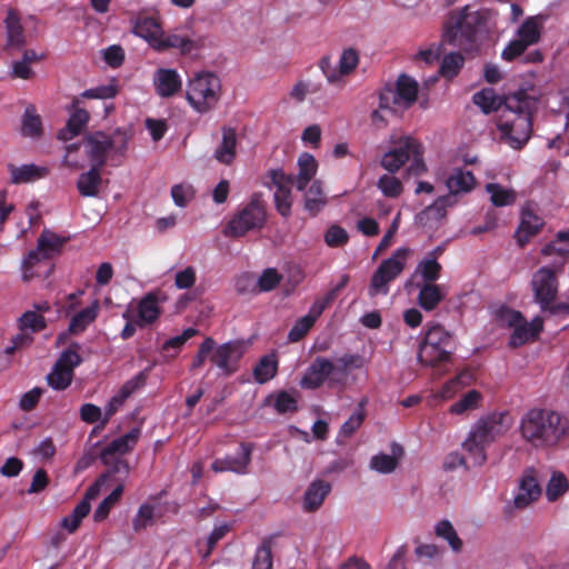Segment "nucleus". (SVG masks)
Wrapping results in <instances>:
<instances>
[{
    "label": "nucleus",
    "mask_w": 569,
    "mask_h": 569,
    "mask_svg": "<svg viewBox=\"0 0 569 569\" xmlns=\"http://www.w3.org/2000/svg\"><path fill=\"white\" fill-rule=\"evenodd\" d=\"M436 535L448 541L453 551L459 552L462 548V541L458 537L453 526L448 520H441L436 525Z\"/></svg>",
    "instance_id": "864d4df0"
},
{
    "label": "nucleus",
    "mask_w": 569,
    "mask_h": 569,
    "mask_svg": "<svg viewBox=\"0 0 569 569\" xmlns=\"http://www.w3.org/2000/svg\"><path fill=\"white\" fill-rule=\"evenodd\" d=\"M416 286L419 288L417 302L425 311L435 310L446 298V292L439 284L417 282Z\"/></svg>",
    "instance_id": "7c9ffc66"
},
{
    "label": "nucleus",
    "mask_w": 569,
    "mask_h": 569,
    "mask_svg": "<svg viewBox=\"0 0 569 569\" xmlns=\"http://www.w3.org/2000/svg\"><path fill=\"white\" fill-rule=\"evenodd\" d=\"M542 330V320L538 317L528 322L523 317L520 323L513 328L509 345L513 348L520 347L530 340H535Z\"/></svg>",
    "instance_id": "a878e982"
},
{
    "label": "nucleus",
    "mask_w": 569,
    "mask_h": 569,
    "mask_svg": "<svg viewBox=\"0 0 569 569\" xmlns=\"http://www.w3.org/2000/svg\"><path fill=\"white\" fill-rule=\"evenodd\" d=\"M91 506L87 502H79L72 513L61 520V527L73 533L80 526L82 519L90 512Z\"/></svg>",
    "instance_id": "3c124183"
},
{
    "label": "nucleus",
    "mask_w": 569,
    "mask_h": 569,
    "mask_svg": "<svg viewBox=\"0 0 569 569\" xmlns=\"http://www.w3.org/2000/svg\"><path fill=\"white\" fill-rule=\"evenodd\" d=\"M80 98H74L72 108L74 111L71 113L66 128L59 131L58 138L67 141L78 136L89 121V113L87 110L79 108Z\"/></svg>",
    "instance_id": "bb28decb"
},
{
    "label": "nucleus",
    "mask_w": 569,
    "mask_h": 569,
    "mask_svg": "<svg viewBox=\"0 0 569 569\" xmlns=\"http://www.w3.org/2000/svg\"><path fill=\"white\" fill-rule=\"evenodd\" d=\"M541 91L535 86L523 87L505 97V108L497 127L501 138L513 149L522 148L531 137L532 113L537 111Z\"/></svg>",
    "instance_id": "f257e3e1"
},
{
    "label": "nucleus",
    "mask_w": 569,
    "mask_h": 569,
    "mask_svg": "<svg viewBox=\"0 0 569 569\" xmlns=\"http://www.w3.org/2000/svg\"><path fill=\"white\" fill-rule=\"evenodd\" d=\"M252 450L253 446L251 443L241 442L239 451L234 456H226L224 458L216 459L211 468L214 472L230 471L244 475L248 472Z\"/></svg>",
    "instance_id": "f3484780"
},
{
    "label": "nucleus",
    "mask_w": 569,
    "mask_h": 569,
    "mask_svg": "<svg viewBox=\"0 0 569 569\" xmlns=\"http://www.w3.org/2000/svg\"><path fill=\"white\" fill-rule=\"evenodd\" d=\"M377 186L386 197L397 198L402 192L401 181L390 174L381 176Z\"/></svg>",
    "instance_id": "052dcab7"
},
{
    "label": "nucleus",
    "mask_w": 569,
    "mask_h": 569,
    "mask_svg": "<svg viewBox=\"0 0 569 569\" xmlns=\"http://www.w3.org/2000/svg\"><path fill=\"white\" fill-rule=\"evenodd\" d=\"M73 379V372L54 365L51 372L47 376L48 385L56 390L67 389Z\"/></svg>",
    "instance_id": "603ef678"
},
{
    "label": "nucleus",
    "mask_w": 569,
    "mask_h": 569,
    "mask_svg": "<svg viewBox=\"0 0 569 569\" xmlns=\"http://www.w3.org/2000/svg\"><path fill=\"white\" fill-rule=\"evenodd\" d=\"M453 349L451 336L441 326L435 325L420 343L418 359L426 366H436L449 360Z\"/></svg>",
    "instance_id": "1a4fd4ad"
},
{
    "label": "nucleus",
    "mask_w": 569,
    "mask_h": 569,
    "mask_svg": "<svg viewBox=\"0 0 569 569\" xmlns=\"http://www.w3.org/2000/svg\"><path fill=\"white\" fill-rule=\"evenodd\" d=\"M274 408L279 413L293 412L297 410V399L287 391L277 395Z\"/></svg>",
    "instance_id": "774afa93"
},
{
    "label": "nucleus",
    "mask_w": 569,
    "mask_h": 569,
    "mask_svg": "<svg viewBox=\"0 0 569 569\" xmlns=\"http://www.w3.org/2000/svg\"><path fill=\"white\" fill-rule=\"evenodd\" d=\"M326 202L321 182L313 181L305 194L306 210L311 216H316L325 207Z\"/></svg>",
    "instance_id": "37998d69"
},
{
    "label": "nucleus",
    "mask_w": 569,
    "mask_h": 569,
    "mask_svg": "<svg viewBox=\"0 0 569 569\" xmlns=\"http://www.w3.org/2000/svg\"><path fill=\"white\" fill-rule=\"evenodd\" d=\"M299 173L293 176V183L298 190H303L317 172V162L310 153H302L298 160Z\"/></svg>",
    "instance_id": "4c0bfd02"
},
{
    "label": "nucleus",
    "mask_w": 569,
    "mask_h": 569,
    "mask_svg": "<svg viewBox=\"0 0 569 569\" xmlns=\"http://www.w3.org/2000/svg\"><path fill=\"white\" fill-rule=\"evenodd\" d=\"M122 492H123V486L119 485L113 489V491L107 498H104L100 502V505L98 506V508L96 509V511L93 513V520L96 522H100L108 517L111 508L118 502Z\"/></svg>",
    "instance_id": "6e6d98bb"
},
{
    "label": "nucleus",
    "mask_w": 569,
    "mask_h": 569,
    "mask_svg": "<svg viewBox=\"0 0 569 569\" xmlns=\"http://www.w3.org/2000/svg\"><path fill=\"white\" fill-rule=\"evenodd\" d=\"M442 267L433 257H425L417 266L415 277L420 278V283H435L441 273Z\"/></svg>",
    "instance_id": "a19ab883"
},
{
    "label": "nucleus",
    "mask_w": 569,
    "mask_h": 569,
    "mask_svg": "<svg viewBox=\"0 0 569 569\" xmlns=\"http://www.w3.org/2000/svg\"><path fill=\"white\" fill-rule=\"evenodd\" d=\"M512 426L507 412H493L480 418L471 428L462 442L463 450L473 466H482L487 461L486 448L502 437Z\"/></svg>",
    "instance_id": "20e7f679"
},
{
    "label": "nucleus",
    "mask_w": 569,
    "mask_h": 569,
    "mask_svg": "<svg viewBox=\"0 0 569 569\" xmlns=\"http://www.w3.org/2000/svg\"><path fill=\"white\" fill-rule=\"evenodd\" d=\"M545 20L543 16L527 18L517 30V38L528 47L536 44L540 40Z\"/></svg>",
    "instance_id": "2f4dec72"
},
{
    "label": "nucleus",
    "mask_w": 569,
    "mask_h": 569,
    "mask_svg": "<svg viewBox=\"0 0 569 569\" xmlns=\"http://www.w3.org/2000/svg\"><path fill=\"white\" fill-rule=\"evenodd\" d=\"M272 568V552L271 541L264 540L261 546L257 549L252 569H271Z\"/></svg>",
    "instance_id": "bf43d9fd"
},
{
    "label": "nucleus",
    "mask_w": 569,
    "mask_h": 569,
    "mask_svg": "<svg viewBox=\"0 0 569 569\" xmlns=\"http://www.w3.org/2000/svg\"><path fill=\"white\" fill-rule=\"evenodd\" d=\"M21 133L24 137H39L42 133V121L34 106L29 104L23 113Z\"/></svg>",
    "instance_id": "c03bdc74"
},
{
    "label": "nucleus",
    "mask_w": 569,
    "mask_h": 569,
    "mask_svg": "<svg viewBox=\"0 0 569 569\" xmlns=\"http://www.w3.org/2000/svg\"><path fill=\"white\" fill-rule=\"evenodd\" d=\"M246 346L242 341H228L217 346L210 352V361L223 376L229 377L238 370V362L242 358Z\"/></svg>",
    "instance_id": "f8f14e48"
},
{
    "label": "nucleus",
    "mask_w": 569,
    "mask_h": 569,
    "mask_svg": "<svg viewBox=\"0 0 569 569\" xmlns=\"http://www.w3.org/2000/svg\"><path fill=\"white\" fill-rule=\"evenodd\" d=\"M152 520L153 507L150 505H142L133 519V529L136 531H140L151 525Z\"/></svg>",
    "instance_id": "338daca9"
},
{
    "label": "nucleus",
    "mask_w": 569,
    "mask_h": 569,
    "mask_svg": "<svg viewBox=\"0 0 569 569\" xmlns=\"http://www.w3.org/2000/svg\"><path fill=\"white\" fill-rule=\"evenodd\" d=\"M409 256L410 250L408 248H399L391 257L380 262L370 279L368 288V295L370 298L387 296L389 293L390 282L403 271Z\"/></svg>",
    "instance_id": "6e6552de"
},
{
    "label": "nucleus",
    "mask_w": 569,
    "mask_h": 569,
    "mask_svg": "<svg viewBox=\"0 0 569 569\" xmlns=\"http://www.w3.org/2000/svg\"><path fill=\"white\" fill-rule=\"evenodd\" d=\"M10 181L14 184L28 183L48 176L47 167L36 166L33 163L22 164L20 167L12 163L8 164Z\"/></svg>",
    "instance_id": "c756f323"
},
{
    "label": "nucleus",
    "mask_w": 569,
    "mask_h": 569,
    "mask_svg": "<svg viewBox=\"0 0 569 569\" xmlns=\"http://www.w3.org/2000/svg\"><path fill=\"white\" fill-rule=\"evenodd\" d=\"M20 328L30 329L33 332L43 330L47 327L44 318L36 311H27L20 317Z\"/></svg>",
    "instance_id": "680f3d73"
},
{
    "label": "nucleus",
    "mask_w": 569,
    "mask_h": 569,
    "mask_svg": "<svg viewBox=\"0 0 569 569\" xmlns=\"http://www.w3.org/2000/svg\"><path fill=\"white\" fill-rule=\"evenodd\" d=\"M365 405L366 400L363 399L359 402L357 410L341 426L338 435L339 442H342V439L350 438L360 428L366 417Z\"/></svg>",
    "instance_id": "a18cd8bd"
},
{
    "label": "nucleus",
    "mask_w": 569,
    "mask_h": 569,
    "mask_svg": "<svg viewBox=\"0 0 569 569\" xmlns=\"http://www.w3.org/2000/svg\"><path fill=\"white\" fill-rule=\"evenodd\" d=\"M335 300V292L328 293L326 298L315 301L310 307L308 315L303 316L296 321L295 326L288 333V339L291 342H297L303 338L307 332L312 328L316 320L322 315L325 309Z\"/></svg>",
    "instance_id": "a211bd4d"
},
{
    "label": "nucleus",
    "mask_w": 569,
    "mask_h": 569,
    "mask_svg": "<svg viewBox=\"0 0 569 569\" xmlns=\"http://www.w3.org/2000/svg\"><path fill=\"white\" fill-rule=\"evenodd\" d=\"M154 86L160 97L168 98L181 89L182 81L176 70L159 69L154 76Z\"/></svg>",
    "instance_id": "cd10ccee"
},
{
    "label": "nucleus",
    "mask_w": 569,
    "mask_h": 569,
    "mask_svg": "<svg viewBox=\"0 0 569 569\" xmlns=\"http://www.w3.org/2000/svg\"><path fill=\"white\" fill-rule=\"evenodd\" d=\"M140 429L133 428L126 435L112 440L100 452L102 462H112V456L122 457L131 451L140 438Z\"/></svg>",
    "instance_id": "aec40b11"
},
{
    "label": "nucleus",
    "mask_w": 569,
    "mask_h": 569,
    "mask_svg": "<svg viewBox=\"0 0 569 569\" xmlns=\"http://www.w3.org/2000/svg\"><path fill=\"white\" fill-rule=\"evenodd\" d=\"M568 420L560 413L548 409H530L520 420V435L525 441L536 448L553 447L568 432Z\"/></svg>",
    "instance_id": "7ed1b4c3"
},
{
    "label": "nucleus",
    "mask_w": 569,
    "mask_h": 569,
    "mask_svg": "<svg viewBox=\"0 0 569 569\" xmlns=\"http://www.w3.org/2000/svg\"><path fill=\"white\" fill-rule=\"evenodd\" d=\"M481 396L477 390H470L465 397L456 402L450 411L457 415L463 413L477 407Z\"/></svg>",
    "instance_id": "0e129e2a"
},
{
    "label": "nucleus",
    "mask_w": 569,
    "mask_h": 569,
    "mask_svg": "<svg viewBox=\"0 0 569 569\" xmlns=\"http://www.w3.org/2000/svg\"><path fill=\"white\" fill-rule=\"evenodd\" d=\"M79 348H80V346L78 343H73L69 349L64 350L60 355L56 365H58L59 367H61L66 370L73 372V369L76 367H78L82 361V358L78 353Z\"/></svg>",
    "instance_id": "13d9d810"
},
{
    "label": "nucleus",
    "mask_w": 569,
    "mask_h": 569,
    "mask_svg": "<svg viewBox=\"0 0 569 569\" xmlns=\"http://www.w3.org/2000/svg\"><path fill=\"white\" fill-rule=\"evenodd\" d=\"M6 28V47L8 49H21L27 44L24 29L17 10L9 8L4 19Z\"/></svg>",
    "instance_id": "412c9836"
},
{
    "label": "nucleus",
    "mask_w": 569,
    "mask_h": 569,
    "mask_svg": "<svg viewBox=\"0 0 569 569\" xmlns=\"http://www.w3.org/2000/svg\"><path fill=\"white\" fill-rule=\"evenodd\" d=\"M132 311L139 328L153 325L162 312L159 293L157 291L148 292L136 306L132 305Z\"/></svg>",
    "instance_id": "6ab92c4d"
},
{
    "label": "nucleus",
    "mask_w": 569,
    "mask_h": 569,
    "mask_svg": "<svg viewBox=\"0 0 569 569\" xmlns=\"http://www.w3.org/2000/svg\"><path fill=\"white\" fill-rule=\"evenodd\" d=\"M331 491V485L330 482L317 479L313 480L307 488L303 500H302V507L303 510L307 512H315L317 511L323 503L325 499Z\"/></svg>",
    "instance_id": "5701e85b"
},
{
    "label": "nucleus",
    "mask_w": 569,
    "mask_h": 569,
    "mask_svg": "<svg viewBox=\"0 0 569 569\" xmlns=\"http://www.w3.org/2000/svg\"><path fill=\"white\" fill-rule=\"evenodd\" d=\"M282 277L274 268L266 269L258 279L260 291H270L274 289L281 281Z\"/></svg>",
    "instance_id": "69168bd1"
},
{
    "label": "nucleus",
    "mask_w": 569,
    "mask_h": 569,
    "mask_svg": "<svg viewBox=\"0 0 569 569\" xmlns=\"http://www.w3.org/2000/svg\"><path fill=\"white\" fill-rule=\"evenodd\" d=\"M221 131L222 139L217 146L213 157L218 162L230 166L237 156V132L233 128L230 127H223Z\"/></svg>",
    "instance_id": "393cba45"
},
{
    "label": "nucleus",
    "mask_w": 569,
    "mask_h": 569,
    "mask_svg": "<svg viewBox=\"0 0 569 569\" xmlns=\"http://www.w3.org/2000/svg\"><path fill=\"white\" fill-rule=\"evenodd\" d=\"M352 367H360L359 356L347 353L335 361L317 357L308 367L300 385L306 389H317L328 380L330 386L345 387Z\"/></svg>",
    "instance_id": "39448f33"
},
{
    "label": "nucleus",
    "mask_w": 569,
    "mask_h": 569,
    "mask_svg": "<svg viewBox=\"0 0 569 569\" xmlns=\"http://www.w3.org/2000/svg\"><path fill=\"white\" fill-rule=\"evenodd\" d=\"M134 33L147 40L152 48L159 46V38L163 36V30L153 17H139L134 23Z\"/></svg>",
    "instance_id": "473e14b6"
},
{
    "label": "nucleus",
    "mask_w": 569,
    "mask_h": 569,
    "mask_svg": "<svg viewBox=\"0 0 569 569\" xmlns=\"http://www.w3.org/2000/svg\"><path fill=\"white\" fill-rule=\"evenodd\" d=\"M269 181H266V186H274L277 188L274 192V203L278 212L282 217L290 216L292 198H291V186H293V176H287L281 169H273L267 173Z\"/></svg>",
    "instance_id": "2eb2a0df"
},
{
    "label": "nucleus",
    "mask_w": 569,
    "mask_h": 569,
    "mask_svg": "<svg viewBox=\"0 0 569 569\" xmlns=\"http://www.w3.org/2000/svg\"><path fill=\"white\" fill-rule=\"evenodd\" d=\"M49 260L46 253L38 247L30 250L21 261V271L23 281H30L37 276L34 268L42 261Z\"/></svg>",
    "instance_id": "de8ad7c7"
},
{
    "label": "nucleus",
    "mask_w": 569,
    "mask_h": 569,
    "mask_svg": "<svg viewBox=\"0 0 569 569\" xmlns=\"http://www.w3.org/2000/svg\"><path fill=\"white\" fill-rule=\"evenodd\" d=\"M278 370V360L274 355L263 356L253 369V376L257 382L266 383L271 380Z\"/></svg>",
    "instance_id": "79ce46f5"
},
{
    "label": "nucleus",
    "mask_w": 569,
    "mask_h": 569,
    "mask_svg": "<svg viewBox=\"0 0 569 569\" xmlns=\"http://www.w3.org/2000/svg\"><path fill=\"white\" fill-rule=\"evenodd\" d=\"M408 161H410L408 168L410 176H420L427 169L422 159L421 143L411 137H402L391 150L383 154L381 166L389 172H396Z\"/></svg>",
    "instance_id": "0eeeda50"
},
{
    "label": "nucleus",
    "mask_w": 569,
    "mask_h": 569,
    "mask_svg": "<svg viewBox=\"0 0 569 569\" xmlns=\"http://www.w3.org/2000/svg\"><path fill=\"white\" fill-rule=\"evenodd\" d=\"M348 232L337 224L331 226L325 234V242L327 243V246L332 248L345 246L348 242Z\"/></svg>",
    "instance_id": "e2e57ef3"
},
{
    "label": "nucleus",
    "mask_w": 569,
    "mask_h": 569,
    "mask_svg": "<svg viewBox=\"0 0 569 569\" xmlns=\"http://www.w3.org/2000/svg\"><path fill=\"white\" fill-rule=\"evenodd\" d=\"M455 203L451 196L438 198L418 216L419 222L429 229H436L447 214V208Z\"/></svg>",
    "instance_id": "4be33fe9"
},
{
    "label": "nucleus",
    "mask_w": 569,
    "mask_h": 569,
    "mask_svg": "<svg viewBox=\"0 0 569 569\" xmlns=\"http://www.w3.org/2000/svg\"><path fill=\"white\" fill-rule=\"evenodd\" d=\"M87 154L93 167L102 168L106 163V154L110 151L108 136L97 132L86 140Z\"/></svg>",
    "instance_id": "c85d7f7f"
},
{
    "label": "nucleus",
    "mask_w": 569,
    "mask_h": 569,
    "mask_svg": "<svg viewBox=\"0 0 569 569\" xmlns=\"http://www.w3.org/2000/svg\"><path fill=\"white\" fill-rule=\"evenodd\" d=\"M418 83L407 74H401L396 86H387L380 92L381 109H408L417 100Z\"/></svg>",
    "instance_id": "9b49d317"
},
{
    "label": "nucleus",
    "mask_w": 569,
    "mask_h": 569,
    "mask_svg": "<svg viewBox=\"0 0 569 569\" xmlns=\"http://www.w3.org/2000/svg\"><path fill=\"white\" fill-rule=\"evenodd\" d=\"M495 16L489 9L471 11L469 6L451 17L443 31V41L466 52L476 50L489 31L488 23Z\"/></svg>",
    "instance_id": "f03ea898"
},
{
    "label": "nucleus",
    "mask_w": 569,
    "mask_h": 569,
    "mask_svg": "<svg viewBox=\"0 0 569 569\" xmlns=\"http://www.w3.org/2000/svg\"><path fill=\"white\" fill-rule=\"evenodd\" d=\"M541 496V487L532 469L527 470L520 479L519 488L512 501L506 506V512L511 513L512 508L522 510Z\"/></svg>",
    "instance_id": "dca6fc26"
},
{
    "label": "nucleus",
    "mask_w": 569,
    "mask_h": 569,
    "mask_svg": "<svg viewBox=\"0 0 569 569\" xmlns=\"http://www.w3.org/2000/svg\"><path fill=\"white\" fill-rule=\"evenodd\" d=\"M449 194L455 201V196L462 192H469L476 184V179L470 171H463L462 169H453L446 181Z\"/></svg>",
    "instance_id": "72a5a7b5"
},
{
    "label": "nucleus",
    "mask_w": 569,
    "mask_h": 569,
    "mask_svg": "<svg viewBox=\"0 0 569 569\" xmlns=\"http://www.w3.org/2000/svg\"><path fill=\"white\" fill-rule=\"evenodd\" d=\"M221 97V81L210 71L196 72L188 81L186 99L198 113L216 108Z\"/></svg>",
    "instance_id": "423d86ee"
},
{
    "label": "nucleus",
    "mask_w": 569,
    "mask_h": 569,
    "mask_svg": "<svg viewBox=\"0 0 569 569\" xmlns=\"http://www.w3.org/2000/svg\"><path fill=\"white\" fill-rule=\"evenodd\" d=\"M472 101L487 114L499 110L501 106L505 107V98L498 96L492 88H485L476 92Z\"/></svg>",
    "instance_id": "ea45409f"
},
{
    "label": "nucleus",
    "mask_w": 569,
    "mask_h": 569,
    "mask_svg": "<svg viewBox=\"0 0 569 569\" xmlns=\"http://www.w3.org/2000/svg\"><path fill=\"white\" fill-rule=\"evenodd\" d=\"M100 171L101 168L92 166L88 172L79 176L77 188L82 197H97L99 194L102 183Z\"/></svg>",
    "instance_id": "c9c22d12"
},
{
    "label": "nucleus",
    "mask_w": 569,
    "mask_h": 569,
    "mask_svg": "<svg viewBox=\"0 0 569 569\" xmlns=\"http://www.w3.org/2000/svg\"><path fill=\"white\" fill-rule=\"evenodd\" d=\"M465 63V58L457 52H451L443 57L440 64L439 73L448 79H451L458 74Z\"/></svg>",
    "instance_id": "5fc2aeb1"
},
{
    "label": "nucleus",
    "mask_w": 569,
    "mask_h": 569,
    "mask_svg": "<svg viewBox=\"0 0 569 569\" xmlns=\"http://www.w3.org/2000/svg\"><path fill=\"white\" fill-rule=\"evenodd\" d=\"M543 226V220L531 209L523 208L521 211V221L515 233L519 246L523 247L532 237H535Z\"/></svg>",
    "instance_id": "b1692460"
},
{
    "label": "nucleus",
    "mask_w": 569,
    "mask_h": 569,
    "mask_svg": "<svg viewBox=\"0 0 569 569\" xmlns=\"http://www.w3.org/2000/svg\"><path fill=\"white\" fill-rule=\"evenodd\" d=\"M560 271L553 267H542L538 269L531 280L536 301L542 309L548 308L556 299L558 292V281L556 272Z\"/></svg>",
    "instance_id": "4468645a"
},
{
    "label": "nucleus",
    "mask_w": 569,
    "mask_h": 569,
    "mask_svg": "<svg viewBox=\"0 0 569 569\" xmlns=\"http://www.w3.org/2000/svg\"><path fill=\"white\" fill-rule=\"evenodd\" d=\"M486 190L490 194V200L496 207L510 206L517 200V193L515 190L503 188L498 183H488L486 186Z\"/></svg>",
    "instance_id": "09e8293b"
},
{
    "label": "nucleus",
    "mask_w": 569,
    "mask_h": 569,
    "mask_svg": "<svg viewBox=\"0 0 569 569\" xmlns=\"http://www.w3.org/2000/svg\"><path fill=\"white\" fill-rule=\"evenodd\" d=\"M119 91L116 80H111L109 83L99 86L96 88L88 89L81 93L82 98L88 99H111L117 96Z\"/></svg>",
    "instance_id": "4d7b16f0"
},
{
    "label": "nucleus",
    "mask_w": 569,
    "mask_h": 569,
    "mask_svg": "<svg viewBox=\"0 0 569 569\" xmlns=\"http://www.w3.org/2000/svg\"><path fill=\"white\" fill-rule=\"evenodd\" d=\"M267 221L266 207L260 196L254 194L234 217L229 221L224 229V236L239 238L247 232L261 229Z\"/></svg>",
    "instance_id": "9d476101"
},
{
    "label": "nucleus",
    "mask_w": 569,
    "mask_h": 569,
    "mask_svg": "<svg viewBox=\"0 0 569 569\" xmlns=\"http://www.w3.org/2000/svg\"><path fill=\"white\" fill-rule=\"evenodd\" d=\"M569 489V482L561 472H553L546 487L548 501L553 502L565 495Z\"/></svg>",
    "instance_id": "8fccbe9b"
},
{
    "label": "nucleus",
    "mask_w": 569,
    "mask_h": 569,
    "mask_svg": "<svg viewBox=\"0 0 569 569\" xmlns=\"http://www.w3.org/2000/svg\"><path fill=\"white\" fill-rule=\"evenodd\" d=\"M98 312L99 301L94 300L89 307L82 309L71 318L69 332L72 335L83 332L87 327L96 320Z\"/></svg>",
    "instance_id": "58836bf2"
},
{
    "label": "nucleus",
    "mask_w": 569,
    "mask_h": 569,
    "mask_svg": "<svg viewBox=\"0 0 569 569\" xmlns=\"http://www.w3.org/2000/svg\"><path fill=\"white\" fill-rule=\"evenodd\" d=\"M67 238L60 237L49 229H43L37 240V247L51 259L62 251Z\"/></svg>",
    "instance_id": "e433bc0d"
},
{
    "label": "nucleus",
    "mask_w": 569,
    "mask_h": 569,
    "mask_svg": "<svg viewBox=\"0 0 569 569\" xmlns=\"http://www.w3.org/2000/svg\"><path fill=\"white\" fill-rule=\"evenodd\" d=\"M359 63V56L355 49L342 51L338 64H333L330 57H323L319 67L328 82L336 86L343 83V77L350 74Z\"/></svg>",
    "instance_id": "ddd939ff"
},
{
    "label": "nucleus",
    "mask_w": 569,
    "mask_h": 569,
    "mask_svg": "<svg viewBox=\"0 0 569 569\" xmlns=\"http://www.w3.org/2000/svg\"><path fill=\"white\" fill-rule=\"evenodd\" d=\"M402 455L403 448L399 443L393 442L391 445V455L379 453L373 456L370 460V468L380 473H390L397 468L398 460Z\"/></svg>",
    "instance_id": "f704fd0d"
},
{
    "label": "nucleus",
    "mask_w": 569,
    "mask_h": 569,
    "mask_svg": "<svg viewBox=\"0 0 569 569\" xmlns=\"http://www.w3.org/2000/svg\"><path fill=\"white\" fill-rule=\"evenodd\" d=\"M158 41L159 46H154V49L157 50L179 48L183 53H190L196 48V44L191 39L176 33L166 34L163 32V36H160Z\"/></svg>",
    "instance_id": "49530a36"
}]
</instances>
